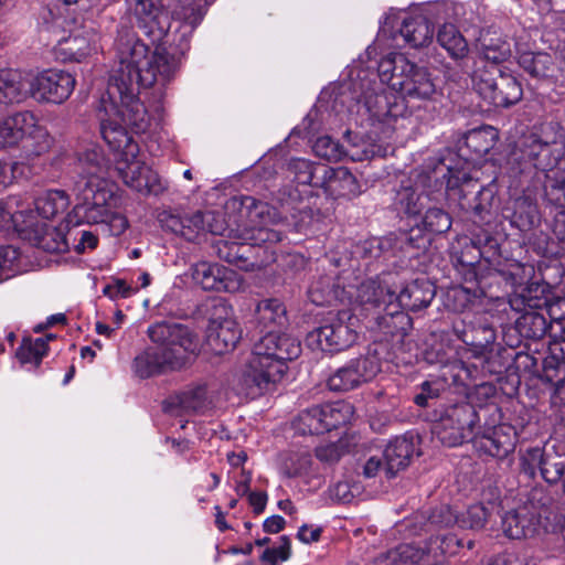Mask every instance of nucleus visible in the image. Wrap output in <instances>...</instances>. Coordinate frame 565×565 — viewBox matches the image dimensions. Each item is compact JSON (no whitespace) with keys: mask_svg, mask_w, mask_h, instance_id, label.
I'll list each match as a JSON object with an SVG mask.
<instances>
[{"mask_svg":"<svg viewBox=\"0 0 565 565\" xmlns=\"http://www.w3.org/2000/svg\"><path fill=\"white\" fill-rule=\"evenodd\" d=\"M118 66L113 71L103 98L105 114H110L137 134L146 132L151 117L138 98L140 89L156 83L164 86L175 75L179 60L164 50L149 55V46L141 42L130 28H121L115 41Z\"/></svg>","mask_w":565,"mask_h":565,"instance_id":"nucleus-1","label":"nucleus"},{"mask_svg":"<svg viewBox=\"0 0 565 565\" xmlns=\"http://www.w3.org/2000/svg\"><path fill=\"white\" fill-rule=\"evenodd\" d=\"M129 10L137 28L157 43V50L174 55L179 63L190 49V39L204 19V10L193 0H177L169 15L154 0H129Z\"/></svg>","mask_w":565,"mask_h":565,"instance_id":"nucleus-2","label":"nucleus"},{"mask_svg":"<svg viewBox=\"0 0 565 565\" xmlns=\"http://www.w3.org/2000/svg\"><path fill=\"white\" fill-rule=\"evenodd\" d=\"M301 354L298 339L287 333L267 332L255 344L242 375L246 394L260 395L278 383L287 371V362Z\"/></svg>","mask_w":565,"mask_h":565,"instance_id":"nucleus-3","label":"nucleus"},{"mask_svg":"<svg viewBox=\"0 0 565 565\" xmlns=\"http://www.w3.org/2000/svg\"><path fill=\"white\" fill-rule=\"evenodd\" d=\"M225 210L236 216L231 237L253 244H276L282 239V233L269 225L282 222L286 216L267 202L252 195H235L226 201Z\"/></svg>","mask_w":565,"mask_h":565,"instance_id":"nucleus-4","label":"nucleus"},{"mask_svg":"<svg viewBox=\"0 0 565 565\" xmlns=\"http://www.w3.org/2000/svg\"><path fill=\"white\" fill-rule=\"evenodd\" d=\"M565 161L564 149L556 142L543 140L536 134L521 137L508 157V166L514 177H520V183L541 184L542 178L551 173Z\"/></svg>","mask_w":565,"mask_h":565,"instance_id":"nucleus-5","label":"nucleus"},{"mask_svg":"<svg viewBox=\"0 0 565 565\" xmlns=\"http://www.w3.org/2000/svg\"><path fill=\"white\" fill-rule=\"evenodd\" d=\"M435 416L433 434L444 446L457 447L475 437L479 416L469 402L444 405L435 411Z\"/></svg>","mask_w":565,"mask_h":565,"instance_id":"nucleus-6","label":"nucleus"},{"mask_svg":"<svg viewBox=\"0 0 565 565\" xmlns=\"http://www.w3.org/2000/svg\"><path fill=\"white\" fill-rule=\"evenodd\" d=\"M147 333L157 349L162 351L180 369H183L191 358L199 353V340L184 324L159 321L149 326Z\"/></svg>","mask_w":565,"mask_h":565,"instance_id":"nucleus-7","label":"nucleus"},{"mask_svg":"<svg viewBox=\"0 0 565 565\" xmlns=\"http://www.w3.org/2000/svg\"><path fill=\"white\" fill-rule=\"evenodd\" d=\"M72 192L75 205L67 215L68 223L102 224L111 216L114 193L106 184L89 185L88 182H74Z\"/></svg>","mask_w":565,"mask_h":565,"instance_id":"nucleus-8","label":"nucleus"},{"mask_svg":"<svg viewBox=\"0 0 565 565\" xmlns=\"http://www.w3.org/2000/svg\"><path fill=\"white\" fill-rule=\"evenodd\" d=\"M22 148L30 154H41L49 148L47 132L29 111H19L0 119V149Z\"/></svg>","mask_w":565,"mask_h":565,"instance_id":"nucleus-9","label":"nucleus"},{"mask_svg":"<svg viewBox=\"0 0 565 565\" xmlns=\"http://www.w3.org/2000/svg\"><path fill=\"white\" fill-rule=\"evenodd\" d=\"M355 321L356 319L347 310L330 313L318 328L307 334L306 342L312 350L341 352L356 341Z\"/></svg>","mask_w":565,"mask_h":565,"instance_id":"nucleus-10","label":"nucleus"},{"mask_svg":"<svg viewBox=\"0 0 565 565\" xmlns=\"http://www.w3.org/2000/svg\"><path fill=\"white\" fill-rule=\"evenodd\" d=\"M472 82L477 93L494 107L508 108L520 102L523 95L518 79L495 65L475 71Z\"/></svg>","mask_w":565,"mask_h":565,"instance_id":"nucleus-11","label":"nucleus"},{"mask_svg":"<svg viewBox=\"0 0 565 565\" xmlns=\"http://www.w3.org/2000/svg\"><path fill=\"white\" fill-rule=\"evenodd\" d=\"M14 199L0 202V231L7 230L10 224L19 233L20 237L28 241L32 246L43 250H63L66 244L60 233L52 231L46 235L41 234L38 228L39 222L34 213H17Z\"/></svg>","mask_w":565,"mask_h":565,"instance_id":"nucleus-12","label":"nucleus"},{"mask_svg":"<svg viewBox=\"0 0 565 565\" xmlns=\"http://www.w3.org/2000/svg\"><path fill=\"white\" fill-rule=\"evenodd\" d=\"M352 415L347 403L317 405L302 411L294 420V428L301 435H320L344 425Z\"/></svg>","mask_w":565,"mask_h":565,"instance_id":"nucleus-13","label":"nucleus"},{"mask_svg":"<svg viewBox=\"0 0 565 565\" xmlns=\"http://www.w3.org/2000/svg\"><path fill=\"white\" fill-rule=\"evenodd\" d=\"M381 371V359L375 350L351 359L332 373L327 382L330 391L348 392L371 381Z\"/></svg>","mask_w":565,"mask_h":565,"instance_id":"nucleus-14","label":"nucleus"},{"mask_svg":"<svg viewBox=\"0 0 565 565\" xmlns=\"http://www.w3.org/2000/svg\"><path fill=\"white\" fill-rule=\"evenodd\" d=\"M520 465L529 478H535L539 471L550 484L563 482L565 477V454H559L555 446L527 448L521 455Z\"/></svg>","mask_w":565,"mask_h":565,"instance_id":"nucleus-15","label":"nucleus"},{"mask_svg":"<svg viewBox=\"0 0 565 565\" xmlns=\"http://www.w3.org/2000/svg\"><path fill=\"white\" fill-rule=\"evenodd\" d=\"M76 81L62 70H45L30 75L31 98L39 103L62 104L73 93Z\"/></svg>","mask_w":565,"mask_h":565,"instance_id":"nucleus-16","label":"nucleus"},{"mask_svg":"<svg viewBox=\"0 0 565 565\" xmlns=\"http://www.w3.org/2000/svg\"><path fill=\"white\" fill-rule=\"evenodd\" d=\"M347 137L349 138L348 146L341 145L329 136L319 137L313 143V152L320 158L335 162L344 158H349L351 161H363L384 154L381 145L365 140L352 142L350 140V131H347Z\"/></svg>","mask_w":565,"mask_h":565,"instance_id":"nucleus-17","label":"nucleus"},{"mask_svg":"<svg viewBox=\"0 0 565 565\" xmlns=\"http://www.w3.org/2000/svg\"><path fill=\"white\" fill-rule=\"evenodd\" d=\"M115 162V171L130 189L142 194L156 195L163 191L158 173L137 158L125 156L122 159H116Z\"/></svg>","mask_w":565,"mask_h":565,"instance_id":"nucleus-18","label":"nucleus"},{"mask_svg":"<svg viewBox=\"0 0 565 565\" xmlns=\"http://www.w3.org/2000/svg\"><path fill=\"white\" fill-rule=\"evenodd\" d=\"M398 67L403 75L397 84H394V90L407 100L431 99L436 94V85L425 67L403 61H399Z\"/></svg>","mask_w":565,"mask_h":565,"instance_id":"nucleus-19","label":"nucleus"},{"mask_svg":"<svg viewBox=\"0 0 565 565\" xmlns=\"http://www.w3.org/2000/svg\"><path fill=\"white\" fill-rule=\"evenodd\" d=\"M70 203V196L64 190H49L34 200V210L17 211V213H34L39 222L38 228L42 232L41 234L46 235L52 231L61 234L66 248L63 250H46L47 253H65L68 250L67 237L57 227L50 226L46 221L53 218L58 213H63Z\"/></svg>","mask_w":565,"mask_h":565,"instance_id":"nucleus-20","label":"nucleus"},{"mask_svg":"<svg viewBox=\"0 0 565 565\" xmlns=\"http://www.w3.org/2000/svg\"><path fill=\"white\" fill-rule=\"evenodd\" d=\"M108 161L99 146L90 145L76 152L73 163L74 182L86 181L89 185L106 184Z\"/></svg>","mask_w":565,"mask_h":565,"instance_id":"nucleus-21","label":"nucleus"},{"mask_svg":"<svg viewBox=\"0 0 565 565\" xmlns=\"http://www.w3.org/2000/svg\"><path fill=\"white\" fill-rule=\"evenodd\" d=\"M515 440V431L508 425L494 426L480 435L475 433V437L471 439L475 449L480 455L498 459L505 458L514 450Z\"/></svg>","mask_w":565,"mask_h":565,"instance_id":"nucleus-22","label":"nucleus"},{"mask_svg":"<svg viewBox=\"0 0 565 565\" xmlns=\"http://www.w3.org/2000/svg\"><path fill=\"white\" fill-rule=\"evenodd\" d=\"M100 134L109 149L115 154L116 159L137 158L139 153V146L134 138L128 134L127 126L121 124L110 114H105L100 117Z\"/></svg>","mask_w":565,"mask_h":565,"instance_id":"nucleus-23","label":"nucleus"},{"mask_svg":"<svg viewBox=\"0 0 565 565\" xmlns=\"http://www.w3.org/2000/svg\"><path fill=\"white\" fill-rule=\"evenodd\" d=\"M395 278L396 275L393 273H382L363 281L358 289V298L362 303L375 308L395 303Z\"/></svg>","mask_w":565,"mask_h":565,"instance_id":"nucleus-24","label":"nucleus"},{"mask_svg":"<svg viewBox=\"0 0 565 565\" xmlns=\"http://www.w3.org/2000/svg\"><path fill=\"white\" fill-rule=\"evenodd\" d=\"M237 322L230 317L212 318L206 329V344L215 354L233 350L241 339Z\"/></svg>","mask_w":565,"mask_h":565,"instance_id":"nucleus-25","label":"nucleus"},{"mask_svg":"<svg viewBox=\"0 0 565 565\" xmlns=\"http://www.w3.org/2000/svg\"><path fill=\"white\" fill-rule=\"evenodd\" d=\"M541 524L540 514L530 507H520L502 516V531L513 540L531 537L536 534Z\"/></svg>","mask_w":565,"mask_h":565,"instance_id":"nucleus-26","label":"nucleus"},{"mask_svg":"<svg viewBox=\"0 0 565 565\" xmlns=\"http://www.w3.org/2000/svg\"><path fill=\"white\" fill-rule=\"evenodd\" d=\"M362 100L370 117L379 122H390L392 118H396L394 113L395 106L392 105L382 84L375 77L370 78L367 86L362 82L361 95L359 102Z\"/></svg>","mask_w":565,"mask_h":565,"instance_id":"nucleus-27","label":"nucleus"},{"mask_svg":"<svg viewBox=\"0 0 565 565\" xmlns=\"http://www.w3.org/2000/svg\"><path fill=\"white\" fill-rule=\"evenodd\" d=\"M435 286L427 279H415L397 292L395 289V306L411 311H419L430 305L435 298Z\"/></svg>","mask_w":565,"mask_h":565,"instance_id":"nucleus-28","label":"nucleus"},{"mask_svg":"<svg viewBox=\"0 0 565 565\" xmlns=\"http://www.w3.org/2000/svg\"><path fill=\"white\" fill-rule=\"evenodd\" d=\"M321 188L335 198H355L361 193L360 183L345 167L321 168Z\"/></svg>","mask_w":565,"mask_h":565,"instance_id":"nucleus-29","label":"nucleus"},{"mask_svg":"<svg viewBox=\"0 0 565 565\" xmlns=\"http://www.w3.org/2000/svg\"><path fill=\"white\" fill-rule=\"evenodd\" d=\"M521 196L513 201L512 213L509 216L511 225L520 231H529L540 222L536 202L537 184L530 183Z\"/></svg>","mask_w":565,"mask_h":565,"instance_id":"nucleus-30","label":"nucleus"},{"mask_svg":"<svg viewBox=\"0 0 565 565\" xmlns=\"http://www.w3.org/2000/svg\"><path fill=\"white\" fill-rule=\"evenodd\" d=\"M415 437L413 435L396 437L383 451L385 462L384 475L387 479L394 478L401 470L409 465L415 452Z\"/></svg>","mask_w":565,"mask_h":565,"instance_id":"nucleus-31","label":"nucleus"},{"mask_svg":"<svg viewBox=\"0 0 565 565\" xmlns=\"http://www.w3.org/2000/svg\"><path fill=\"white\" fill-rule=\"evenodd\" d=\"M31 98L30 75L17 70H0V104H20Z\"/></svg>","mask_w":565,"mask_h":565,"instance_id":"nucleus-32","label":"nucleus"},{"mask_svg":"<svg viewBox=\"0 0 565 565\" xmlns=\"http://www.w3.org/2000/svg\"><path fill=\"white\" fill-rule=\"evenodd\" d=\"M179 370L181 369L157 348L146 349L132 362V371L140 379Z\"/></svg>","mask_w":565,"mask_h":565,"instance_id":"nucleus-33","label":"nucleus"},{"mask_svg":"<svg viewBox=\"0 0 565 565\" xmlns=\"http://www.w3.org/2000/svg\"><path fill=\"white\" fill-rule=\"evenodd\" d=\"M234 273L218 264L198 263L192 268V279L204 290L230 291Z\"/></svg>","mask_w":565,"mask_h":565,"instance_id":"nucleus-34","label":"nucleus"},{"mask_svg":"<svg viewBox=\"0 0 565 565\" xmlns=\"http://www.w3.org/2000/svg\"><path fill=\"white\" fill-rule=\"evenodd\" d=\"M519 66L536 82H552L555 76L554 57L545 52H523L518 58Z\"/></svg>","mask_w":565,"mask_h":565,"instance_id":"nucleus-35","label":"nucleus"},{"mask_svg":"<svg viewBox=\"0 0 565 565\" xmlns=\"http://www.w3.org/2000/svg\"><path fill=\"white\" fill-rule=\"evenodd\" d=\"M162 226L172 233L193 242L204 232V214L196 211L193 214H163L160 218Z\"/></svg>","mask_w":565,"mask_h":565,"instance_id":"nucleus-36","label":"nucleus"},{"mask_svg":"<svg viewBox=\"0 0 565 565\" xmlns=\"http://www.w3.org/2000/svg\"><path fill=\"white\" fill-rule=\"evenodd\" d=\"M260 245L262 244H253L245 239L231 237L230 230L225 236L218 238L213 244V249L220 259L243 267L249 259L248 254L252 247Z\"/></svg>","mask_w":565,"mask_h":565,"instance_id":"nucleus-37","label":"nucleus"},{"mask_svg":"<svg viewBox=\"0 0 565 565\" xmlns=\"http://www.w3.org/2000/svg\"><path fill=\"white\" fill-rule=\"evenodd\" d=\"M254 318L262 328V331H266V333L277 332L278 329L285 327L288 322L286 307L278 299L259 301L255 309Z\"/></svg>","mask_w":565,"mask_h":565,"instance_id":"nucleus-38","label":"nucleus"},{"mask_svg":"<svg viewBox=\"0 0 565 565\" xmlns=\"http://www.w3.org/2000/svg\"><path fill=\"white\" fill-rule=\"evenodd\" d=\"M401 35L412 47H422L431 42L434 26L429 20L422 15L406 18L399 29Z\"/></svg>","mask_w":565,"mask_h":565,"instance_id":"nucleus-39","label":"nucleus"},{"mask_svg":"<svg viewBox=\"0 0 565 565\" xmlns=\"http://www.w3.org/2000/svg\"><path fill=\"white\" fill-rule=\"evenodd\" d=\"M476 46L482 57L493 64L507 61L512 52L510 42L490 31L480 34Z\"/></svg>","mask_w":565,"mask_h":565,"instance_id":"nucleus-40","label":"nucleus"},{"mask_svg":"<svg viewBox=\"0 0 565 565\" xmlns=\"http://www.w3.org/2000/svg\"><path fill=\"white\" fill-rule=\"evenodd\" d=\"M90 50V40L76 33L60 40L55 46V54L62 62H81Z\"/></svg>","mask_w":565,"mask_h":565,"instance_id":"nucleus-41","label":"nucleus"},{"mask_svg":"<svg viewBox=\"0 0 565 565\" xmlns=\"http://www.w3.org/2000/svg\"><path fill=\"white\" fill-rule=\"evenodd\" d=\"M180 408L186 414H204L212 407V395L206 385L198 384L178 395Z\"/></svg>","mask_w":565,"mask_h":565,"instance_id":"nucleus-42","label":"nucleus"},{"mask_svg":"<svg viewBox=\"0 0 565 565\" xmlns=\"http://www.w3.org/2000/svg\"><path fill=\"white\" fill-rule=\"evenodd\" d=\"M544 199L559 213H565V161L548 178H542Z\"/></svg>","mask_w":565,"mask_h":565,"instance_id":"nucleus-43","label":"nucleus"},{"mask_svg":"<svg viewBox=\"0 0 565 565\" xmlns=\"http://www.w3.org/2000/svg\"><path fill=\"white\" fill-rule=\"evenodd\" d=\"M498 130L491 126L480 127L470 130L463 140V146L476 158H481L489 153L498 141Z\"/></svg>","mask_w":565,"mask_h":565,"instance_id":"nucleus-44","label":"nucleus"},{"mask_svg":"<svg viewBox=\"0 0 565 565\" xmlns=\"http://www.w3.org/2000/svg\"><path fill=\"white\" fill-rule=\"evenodd\" d=\"M427 178L429 180L434 179L438 184V189L445 188V190H454L459 185L471 181L468 173L461 169L447 164L445 159L439 160Z\"/></svg>","mask_w":565,"mask_h":565,"instance_id":"nucleus-45","label":"nucleus"},{"mask_svg":"<svg viewBox=\"0 0 565 565\" xmlns=\"http://www.w3.org/2000/svg\"><path fill=\"white\" fill-rule=\"evenodd\" d=\"M565 375V338L554 340L548 345V354L543 360L544 381H555L557 375Z\"/></svg>","mask_w":565,"mask_h":565,"instance_id":"nucleus-46","label":"nucleus"},{"mask_svg":"<svg viewBox=\"0 0 565 565\" xmlns=\"http://www.w3.org/2000/svg\"><path fill=\"white\" fill-rule=\"evenodd\" d=\"M384 315L375 318L376 327L386 335L405 334V326L411 322L409 317L395 306V303L383 308Z\"/></svg>","mask_w":565,"mask_h":565,"instance_id":"nucleus-47","label":"nucleus"},{"mask_svg":"<svg viewBox=\"0 0 565 565\" xmlns=\"http://www.w3.org/2000/svg\"><path fill=\"white\" fill-rule=\"evenodd\" d=\"M437 41L452 58H462L468 53V44L454 24H444L438 33Z\"/></svg>","mask_w":565,"mask_h":565,"instance_id":"nucleus-48","label":"nucleus"},{"mask_svg":"<svg viewBox=\"0 0 565 565\" xmlns=\"http://www.w3.org/2000/svg\"><path fill=\"white\" fill-rule=\"evenodd\" d=\"M327 166L315 164L306 159L292 160L289 170L294 174V181L302 185L321 188L322 169Z\"/></svg>","mask_w":565,"mask_h":565,"instance_id":"nucleus-49","label":"nucleus"},{"mask_svg":"<svg viewBox=\"0 0 565 565\" xmlns=\"http://www.w3.org/2000/svg\"><path fill=\"white\" fill-rule=\"evenodd\" d=\"M548 323L542 313L530 311L523 313L516 320V329L519 333L527 339H541L545 335Z\"/></svg>","mask_w":565,"mask_h":565,"instance_id":"nucleus-50","label":"nucleus"},{"mask_svg":"<svg viewBox=\"0 0 565 565\" xmlns=\"http://www.w3.org/2000/svg\"><path fill=\"white\" fill-rule=\"evenodd\" d=\"M423 196L418 194L409 182L402 183L396 191L394 203L399 211L407 215H418L424 206Z\"/></svg>","mask_w":565,"mask_h":565,"instance_id":"nucleus-51","label":"nucleus"},{"mask_svg":"<svg viewBox=\"0 0 565 565\" xmlns=\"http://www.w3.org/2000/svg\"><path fill=\"white\" fill-rule=\"evenodd\" d=\"M47 350L49 345H46L45 339L23 340L17 350V358L22 364L31 363L38 367Z\"/></svg>","mask_w":565,"mask_h":565,"instance_id":"nucleus-52","label":"nucleus"},{"mask_svg":"<svg viewBox=\"0 0 565 565\" xmlns=\"http://www.w3.org/2000/svg\"><path fill=\"white\" fill-rule=\"evenodd\" d=\"M424 358L429 364L447 365L456 358V349L448 338L441 337L425 350Z\"/></svg>","mask_w":565,"mask_h":565,"instance_id":"nucleus-53","label":"nucleus"},{"mask_svg":"<svg viewBox=\"0 0 565 565\" xmlns=\"http://www.w3.org/2000/svg\"><path fill=\"white\" fill-rule=\"evenodd\" d=\"M309 298L317 306L331 305L337 299L338 292L331 277H321L313 281L308 290Z\"/></svg>","mask_w":565,"mask_h":565,"instance_id":"nucleus-54","label":"nucleus"},{"mask_svg":"<svg viewBox=\"0 0 565 565\" xmlns=\"http://www.w3.org/2000/svg\"><path fill=\"white\" fill-rule=\"evenodd\" d=\"M423 228L434 234H443L450 230L451 217L443 209L429 207L422 220Z\"/></svg>","mask_w":565,"mask_h":565,"instance_id":"nucleus-55","label":"nucleus"},{"mask_svg":"<svg viewBox=\"0 0 565 565\" xmlns=\"http://www.w3.org/2000/svg\"><path fill=\"white\" fill-rule=\"evenodd\" d=\"M399 61L411 62L403 54H395L391 57L383 58L379 64V76L381 77V84L386 82L388 86L394 89V84L401 79L402 72L398 67ZM377 75L373 74V78Z\"/></svg>","mask_w":565,"mask_h":565,"instance_id":"nucleus-56","label":"nucleus"},{"mask_svg":"<svg viewBox=\"0 0 565 565\" xmlns=\"http://www.w3.org/2000/svg\"><path fill=\"white\" fill-rule=\"evenodd\" d=\"M445 381L436 377L424 381L419 386V392L413 397L414 403L419 407H428L430 401L437 399L445 390Z\"/></svg>","mask_w":565,"mask_h":565,"instance_id":"nucleus-57","label":"nucleus"},{"mask_svg":"<svg viewBox=\"0 0 565 565\" xmlns=\"http://www.w3.org/2000/svg\"><path fill=\"white\" fill-rule=\"evenodd\" d=\"M489 516L487 508L482 504H472L466 512L457 516V524L461 529L480 530Z\"/></svg>","mask_w":565,"mask_h":565,"instance_id":"nucleus-58","label":"nucleus"},{"mask_svg":"<svg viewBox=\"0 0 565 565\" xmlns=\"http://www.w3.org/2000/svg\"><path fill=\"white\" fill-rule=\"evenodd\" d=\"M280 544L277 547L266 548L262 556L260 561L266 565H277V563L287 561L290 556V540L288 536L282 535L280 539Z\"/></svg>","mask_w":565,"mask_h":565,"instance_id":"nucleus-59","label":"nucleus"},{"mask_svg":"<svg viewBox=\"0 0 565 565\" xmlns=\"http://www.w3.org/2000/svg\"><path fill=\"white\" fill-rule=\"evenodd\" d=\"M64 236L67 237V241L73 237L74 250L77 254H83L87 249H95L98 245V237L89 231H70L67 234H64ZM67 243L70 244V242Z\"/></svg>","mask_w":565,"mask_h":565,"instance_id":"nucleus-60","label":"nucleus"},{"mask_svg":"<svg viewBox=\"0 0 565 565\" xmlns=\"http://www.w3.org/2000/svg\"><path fill=\"white\" fill-rule=\"evenodd\" d=\"M424 554L422 548L412 544H403L395 550L393 559L399 562L401 565H414L423 559Z\"/></svg>","mask_w":565,"mask_h":565,"instance_id":"nucleus-61","label":"nucleus"},{"mask_svg":"<svg viewBox=\"0 0 565 565\" xmlns=\"http://www.w3.org/2000/svg\"><path fill=\"white\" fill-rule=\"evenodd\" d=\"M204 214V232L213 235L225 236L231 230L224 218V215L215 211H206Z\"/></svg>","mask_w":565,"mask_h":565,"instance_id":"nucleus-62","label":"nucleus"},{"mask_svg":"<svg viewBox=\"0 0 565 565\" xmlns=\"http://www.w3.org/2000/svg\"><path fill=\"white\" fill-rule=\"evenodd\" d=\"M276 200L286 212H290L297 209L298 203L301 201L299 191L294 185H285L278 190Z\"/></svg>","mask_w":565,"mask_h":565,"instance_id":"nucleus-63","label":"nucleus"},{"mask_svg":"<svg viewBox=\"0 0 565 565\" xmlns=\"http://www.w3.org/2000/svg\"><path fill=\"white\" fill-rule=\"evenodd\" d=\"M428 522L430 525L448 527L457 523V515L448 505H441L431 511Z\"/></svg>","mask_w":565,"mask_h":565,"instance_id":"nucleus-64","label":"nucleus"}]
</instances>
